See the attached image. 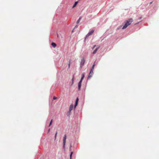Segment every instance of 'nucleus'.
<instances>
[{"instance_id": "nucleus-1", "label": "nucleus", "mask_w": 159, "mask_h": 159, "mask_svg": "<svg viewBox=\"0 0 159 159\" xmlns=\"http://www.w3.org/2000/svg\"><path fill=\"white\" fill-rule=\"evenodd\" d=\"M133 20L132 18L129 19L128 20L126 21L125 25L123 26L122 29H126L129 25H130L133 22Z\"/></svg>"}, {"instance_id": "nucleus-2", "label": "nucleus", "mask_w": 159, "mask_h": 159, "mask_svg": "<svg viewBox=\"0 0 159 159\" xmlns=\"http://www.w3.org/2000/svg\"><path fill=\"white\" fill-rule=\"evenodd\" d=\"M85 62V60L84 58H83L81 60L80 62V67H82L84 65Z\"/></svg>"}, {"instance_id": "nucleus-3", "label": "nucleus", "mask_w": 159, "mask_h": 159, "mask_svg": "<svg viewBox=\"0 0 159 159\" xmlns=\"http://www.w3.org/2000/svg\"><path fill=\"white\" fill-rule=\"evenodd\" d=\"M66 135H65L64 136V138H63V147L64 148L65 146V143H66Z\"/></svg>"}, {"instance_id": "nucleus-4", "label": "nucleus", "mask_w": 159, "mask_h": 159, "mask_svg": "<svg viewBox=\"0 0 159 159\" xmlns=\"http://www.w3.org/2000/svg\"><path fill=\"white\" fill-rule=\"evenodd\" d=\"M73 106L72 104H71L70 105L69 111L67 113L68 114L70 113L71 112V111L73 109Z\"/></svg>"}, {"instance_id": "nucleus-5", "label": "nucleus", "mask_w": 159, "mask_h": 159, "mask_svg": "<svg viewBox=\"0 0 159 159\" xmlns=\"http://www.w3.org/2000/svg\"><path fill=\"white\" fill-rule=\"evenodd\" d=\"M93 74V70H90V73L89 74V75L88 77V79H89L91 76Z\"/></svg>"}, {"instance_id": "nucleus-6", "label": "nucleus", "mask_w": 159, "mask_h": 159, "mask_svg": "<svg viewBox=\"0 0 159 159\" xmlns=\"http://www.w3.org/2000/svg\"><path fill=\"white\" fill-rule=\"evenodd\" d=\"M81 81H80L78 83V90H80L81 88V85L82 83Z\"/></svg>"}, {"instance_id": "nucleus-7", "label": "nucleus", "mask_w": 159, "mask_h": 159, "mask_svg": "<svg viewBox=\"0 0 159 159\" xmlns=\"http://www.w3.org/2000/svg\"><path fill=\"white\" fill-rule=\"evenodd\" d=\"M78 98H77L76 99V100L75 101V106H74V107L75 108L76 106H77V104H78Z\"/></svg>"}, {"instance_id": "nucleus-8", "label": "nucleus", "mask_w": 159, "mask_h": 159, "mask_svg": "<svg viewBox=\"0 0 159 159\" xmlns=\"http://www.w3.org/2000/svg\"><path fill=\"white\" fill-rule=\"evenodd\" d=\"M51 45L54 48H55L57 46L56 44L53 42L52 43Z\"/></svg>"}, {"instance_id": "nucleus-9", "label": "nucleus", "mask_w": 159, "mask_h": 159, "mask_svg": "<svg viewBox=\"0 0 159 159\" xmlns=\"http://www.w3.org/2000/svg\"><path fill=\"white\" fill-rule=\"evenodd\" d=\"M84 73H83L82 74V77H81V79L80 81H82V80L84 79Z\"/></svg>"}, {"instance_id": "nucleus-10", "label": "nucleus", "mask_w": 159, "mask_h": 159, "mask_svg": "<svg viewBox=\"0 0 159 159\" xmlns=\"http://www.w3.org/2000/svg\"><path fill=\"white\" fill-rule=\"evenodd\" d=\"M94 32V30H92L90 32H89L88 33L90 35H91V34H92Z\"/></svg>"}, {"instance_id": "nucleus-11", "label": "nucleus", "mask_w": 159, "mask_h": 159, "mask_svg": "<svg viewBox=\"0 0 159 159\" xmlns=\"http://www.w3.org/2000/svg\"><path fill=\"white\" fill-rule=\"evenodd\" d=\"M99 48V47L98 48H97L93 52V54H94L98 50V49Z\"/></svg>"}, {"instance_id": "nucleus-12", "label": "nucleus", "mask_w": 159, "mask_h": 159, "mask_svg": "<svg viewBox=\"0 0 159 159\" xmlns=\"http://www.w3.org/2000/svg\"><path fill=\"white\" fill-rule=\"evenodd\" d=\"M78 3V1H76V2H75V3L74 4V5L72 7V8H74L75 7L76 5Z\"/></svg>"}, {"instance_id": "nucleus-13", "label": "nucleus", "mask_w": 159, "mask_h": 159, "mask_svg": "<svg viewBox=\"0 0 159 159\" xmlns=\"http://www.w3.org/2000/svg\"><path fill=\"white\" fill-rule=\"evenodd\" d=\"M81 18H80L77 21L76 23L77 24H78L79 23V22H80V20Z\"/></svg>"}, {"instance_id": "nucleus-14", "label": "nucleus", "mask_w": 159, "mask_h": 159, "mask_svg": "<svg viewBox=\"0 0 159 159\" xmlns=\"http://www.w3.org/2000/svg\"><path fill=\"white\" fill-rule=\"evenodd\" d=\"M94 66H95V63H94V64L93 65L92 68L91 70H93L94 68Z\"/></svg>"}, {"instance_id": "nucleus-15", "label": "nucleus", "mask_w": 159, "mask_h": 159, "mask_svg": "<svg viewBox=\"0 0 159 159\" xmlns=\"http://www.w3.org/2000/svg\"><path fill=\"white\" fill-rule=\"evenodd\" d=\"M72 154H73V152H71V154L70 155V159H72Z\"/></svg>"}, {"instance_id": "nucleus-16", "label": "nucleus", "mask_w": 159, "mask_h": 159, "mask_svg": "<svg viewBox=\"0 0 159 159\" xmlns=\"http://www.w3.org/2000/svg\"><path fill=\"white\" fill-rule=\"evenodd\" d=\"M52 122V120L50 122V124L49 125V126H50L51 125Z\"/></svg>"}, {"instance_id": "nucleus-17", "label": "nucleus", "mask_w": 159, "mask_h": 159, "mask_svg": "<svg viewBox=\"0 0 159 159\" xmlns=\"http://www.w3.org/2000/svg\"><path fill=\"white\" fill-rule=\"evenodd\" d=\"M89 35H90L89 34V33H88L86 36V38H87L88 37Z\"/></svg>"}, {"instance_id": "nucleus-18", "label": "nucleus", "mask_w": 159, "mask_h": 159, "mask_svg": "<svg viewBox=\"0 0 159 159\" xmlns=\"http://www.w3.org/2000/svg\"><path fill=\"white\" fill-rule=\"evenodd\" d=\"M74 80V75H73V78L72 79V83H73V82Z\"/></svg>"}, {"instance_id": "nucleus-19", "label": "nucleus", "mask_w": 159, "mask_h": 159, "mask_svg": "<svg viewBox=\"0 0 159 159\" xmlns=\"http://www.w3.org/2000/svg\"><path fill=\"white\" fill-rule=\"evenodd\" d=\"M70 61L69 62V64H68V67L69 68L70 67Z\"/></svg>"}, {"instance_id": "nucleus-20", "label": "nucleus", "mask_w": 159, "mask_h": 159, "mask_svg": "<svg viewBox=\"0 0 159 159\" xmlns=\"http://www.w3.org/2000/svg\"><path fill=\"white\" fill-rule=\"evenodd\" d=\"M57 98L56 97H54L53 98V99L54 100L56 99Z\"/></svg>"}, {"instance_id": "nucleus-21", "label": "nucleus", "mask_w": 159, "mask_h": 159, "mask_svg": "<svg viewBox=\"0 0 159 159\" xmlns=\"http://www.w3.org/2000/svg\"><path fill=\"white\" fill-rule=\"evenodd\" d=\"M57 132L55 134V139H56V136H57Z\"/></svg>"}, {"instance_id": "nucleus-22", "label": "nucleus", "mask_w": 159, "mask_h": 159, "mask_svg": "<svg viewBox=\"0 0 159 159\" xmlns=\"http://www.w3.org/2000/svg\"><path fill=\"white\" fill-rule=\"evenodd\" d=\"M96 46V45H95L93 46V47L92 48V49H93Z\"/></svg>"}, {"instance_id": "nucleus-23", "label": "nucleus", "mask_w": 159, "mask_h": 159, "mask_svg": "<svg viewBox=\"0 0 159 159\" xmlns=\"http://www.w3.org/2000/svg\"><path fill=\"white\" fill-rule=\"evenodd\" d=\"M50 129H48V132H49L50 131Z\"/></svg>"}, {"instance_id": "nucleus-24", "label": "nucleus", "mask_w": 159, "mask_h": 159, "mask_svg": "<svg viewBox=\"0 0 159 159\" xmlns=\"http://www.w3.org/2000/svg\"><path fill=\"white\" fill-rule=\"evenodd\" d=\"M152 2H151L150 3V4H151L152 3Z\"/></svg>"}]
</instances>
